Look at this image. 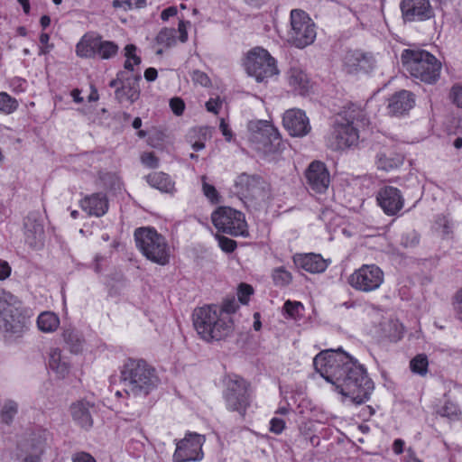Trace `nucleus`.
<instances>
[{
  "mask_svg": "<svg viewBox=\"0 0 462 462\" xmlns=\"http://www.w3.org/2000/svg\"><path fill=\"white\" fill-rule=\"evenodd\" d=\"M400 8L405 22L425 21L434 15L429 0H402Z\"/></svg>",
  "mask_w": 462,
  "mask_h": 462,
  "instance_id": "obj_17",
  "label": "nucleus"
},
{
  "mask_svg": "<svg viewBox=\"0 0 462 462\" xmlns=\"http://www.w3.org/2000/svg\"><path fill=\"white\" fill-rule=\"evenodd\" d=\"M225 400L228 410L244 416L249 405L247 384L241 378L229 379L226 383Z\"/></svg>",
  "mask_w": 462,
  "mask_h": 462,
  "instance_id": "obj_15",
  "label": "nucleus"
},
{
  "mask_svg": "<svg viewBox=\"0 0 462 462\" xmlns=\"http://www.w3.org/2000/svg\"><path fill=\"white\" fill-rule=\"evenodd\" d=\"M206 180H207L206 176H203L202 177V189H203L204 195L211 201L217 200V189H215L214 186H212L211 184H208L206 181Z\"/></svg>",
  "mask_w": 462,
  "mask_h": 462,
  "instance_id": "obj_44",
  "label": "nucleus"
},
{
  "mask_svg": "<svg viewBox=\"0 0 462 462\" xmlns=\"http://www.w3.org/2000/svg\"><path fill=\"white\" fill-rule=\"evenodd\" d=\"M282 123L285 129L292 136H304L310 131L309 118L300 109H289L282 117Z\"/></svg>",
  "mask_w": 462,
  "mask_h": 462,
  "instance_id": "obj_18",
  "label": "nucleus"
},
{
  "mask_svg": "<svg viewBox=\"0 0 462 462\" xmlns=\"http://www.w3.org/2000/svg\"><path fill=\"white\" fill-rule=\"evenodd\" d=\"M383 279V272L378 266L365 264L349 276L348 283L357 291L369 292L377 290Z\"/></svg>",
  "mask_w": 462,
  "mask_h": 462,
  "instance_id": "obj_14",
  "label": "nucleus"
},
{
  "mask_svg": "<svg viewBox=\"0 0 462 462\" xmlns=\"http://www.w3.org/2000/svg\"><path fill=\"white\" fill-rule=\"evenodd\" d=\"M126 60L125 62V70L119 71V79L121 87L116 89V98L119 102L127 101L133 104L139 98L140 89L138 82L141 79L139 74L134 73L133 66L139 65L141 59L135 54L136 47L128 44L125 48Z\"/></svg>",
  "mask_w": 462,
  "mask_h": 462,
  "instance_id": "obj_8",
  "label": "nucleus"
},
{
  "mask_svg": "<svg viewBox=\"0 0 462 462\" xmlns=\"http://www.w3.org/2000/svg\"><path fill=\"white\" fill-rule=\"evenodd\" d=\"M365 116L360 107L351 106L346 108L337 116L327 137V146L333 151L356 146L359 140L358 124H365Z\"/></svg>",
  "mask_w": 462,
  "mask_h": 462,
  "instance_id": "obj_2",
  "label": "nucleus"
},
{
  "mask_svg": "<svg viewBox=\"0 0 462 462\" xmlns=\"http://www.w3.org/2000/svg\"><path fill=\"white\" fill-rule=\"evenodd\" d=\"M219 127H220V130H221L223 135L226 137V139L227 141H230L232 138V133L228 128V125L225 122L224 119H221Z\"/></svg>",
  "mask_w": 462,
  "mask_h": 462,
  "instance_id": "obj_58",
  "label": "nucleus"
},
{
  "mask_svg": "<svg viewBox=\"0 0 462 462\" xmlns=\"http://www.w3.org/2000/svg\"><path fill=\"white\" fill-rule=\"evenodd\" d=\"M344 67L349 73L358 71L368 72L374 66V59L371 54L361 51H348L344 57Z\"/></svg>",
  "mask_w": 462,
  "mask_h": 462,
  "instance_id": "obj_21",
  "label": "nucleus"
},
{
  "mask_svg": "<svg viewBox=\"0 0 462 462\" xmlns=\"http://www.w3.org/2000/svg\"><path fill=\"white\" fill-rule=\"evenodd\" d=\"M192 80L195 84L201 85L203 87H207L210 83V79L208 75L202 71L195 70L192 73Z\"/></svg>",
  "mask_w": 462,
  "mask_h": 462,
  "instance_id": "obj_49",
  "label": "nucleus"
},
{
  "mask_svg": "<svg viewBox=\"0 0 462 462\" xmlns=\"http://www.w3.org/2000/svg\"><path fill=\"white\" fill-rule=\"evenodd\" d=\"M449 97L453 104L462 108V83L456 84L451 88Z\"/></svg>",
  "mask_w": 462,
  "mask_h": 462,
  "instance_id": "obj_42",
  "label": "nucleus"
},
{
  "mask_svg": "<svg viewBox=\"0 0 462 462\" xmlns=\"http://www.w3.org/2000/svg\"><path fill=\"white\" fill-rule=\"evenodd\" d=\"M218 244L221 249L226 253L233 252L236 247V241L226 236H218Z\"/></svg>",
  "mask_w": 462,
  "mask_h": 462,
  "instance_id": "obj_48",
  "label": "nucleus"
},
{
  "mask_svg": "<svg viewBox=\"0 0 462 462\" xmlns=\"http://www.w3.org/2000/svg\"><path fill=\"white\" fill-rule=\"evenodd\" d=\"M216 228L231 236H246L247 225L244 215L236 209L219 208L211 216Z\"/></svg>",
  "mask_w": 462,
  "mask_h": 462,
  "instance_id": "obj_12",
  "label": "nucleus"
},
{
  "mask_svg": "<svg viewBox=\"0 0 462 462\" xmlns=\"http://www.w3.org/2000/svg\"><path fill=\"white\" fill-rule=\"evenodd\" d=\"M439 414L442 417L454 420L458 418L459 411L456 404L452 402H446L439 410Z\"/></svg>",
  "mask_w": 462,
  "mask_h": 462,
  "instance_id": "obj_41",
  "label": "nucleus"
},
{
  "mask_svg": "<svg viewBox=\"0 0 462 462\" xmlns=\"http://www.w3.org/2000/svg\"><path fill=\"white\" fill-rule=\"evenodd\" d=\"M11 273V267L7 262L0 261V281L5 280Z\"/></svg>",
  "mask_w": 462,
  "mask_h": 462,
  "instance_id": "obj_54",
  "label": "nucleus"
},
{
  "mask_svg": "<svg viewBox=\"0 0 462 462\" xmlns=\"http://www.w3.org/2000/svg\"><path fill=\"white\" fill-rule=\"evenodd\" d=\"M403 446H404L403 440H402L400 439H395L393 442V445L394 453L398 454V455L402 454L403 452Z\"/></svg>",
  "mask_w": 462,
  "mask_h": 462,
  "instance_id": "obj_60",
  "label": "nucleus"
},
{
  "mask_svg": "<svg viewBox=\"0 0 462 462\" xmlns=\"http://www.w3.org/2000/svg\"><path fill=\"white\" fill-rule=\"evenodd\" d=\"M303 306L299 301L287 300L284 303V310L288 315L291 318H296L300 314V310H302Z\"/></svg>",
  "mask_w": 462,
  "mask_h": 462,
  "instance_id": "obj_43",
  "label": "nucleus"
},
{
  "mask_svg": "<svg viewBox=\"0 0 462 462\" xmlns=\"http://www.w3.org/2000/svg\"><path fill=\"white\" fill-rule=\"evenodd\" d=\"M413 104L412 94L407 90H401L389 99L388 108L393 115H402L409 111Z\"/></svg>",
  "mask_w": 462,
  "mask_h": 462,
  "instance_id": "obj_23",
  "label": "nucleus"
},
{
  "mask_svg": "<svg viewBox=\"0 0 462 462\" xmlns=\"http://www.w3.org/2000/svg\"><path fill=\"white\" fill-rule=\"evenodd\" d=\"M25 240L32 247H39L43 239V227L36 222H26L25 223Z\"/></svg>",
  "mask_w": 462,
  "mask_h": 462,
  "instance_id": "obj_30",
  "label": "nucleus"
},
{
  "mask_svg": "<svg viewBox=\"0 0 462 462\" xmlns=\"http://www.w3.org/2000/svg\"><path fill=\"white\" fill-rule=\"evenodd\" d=\"M93 407L89 402H78L70 407L73 420L82 428L88 429L92 426L93 420L90 409Z\"/></svg>",
  "mask_w": 462,
  "mask_h": 462,
  "instance_id": "obj_25",
  "label": "nucleus"
},
{
  "mask_svg": "<svg viewBox=\"0 0 462 462\" xmlns=\"http://www.w3.org/2000/svg\"><path fill=\"white\" fill-rule=\"evenodd\" d=\"M428 365V358L423 354L417 355L410 363L411 371L420 375H425L427 374Z\"/></svg>",
  "mask_w": 462,
  "mask_h": 462,
  "instance_id": "obj_36",
  "label": "nucleus"
},
{
  "mask_svg": "<svg viewBox=\"0 0 462 462\" xmlns=\"http://www.w3.org/2000/svg\"><path fill=\"white\" fill-rule=\"evenodd\" d=\"M193 326L198 335L205 341H218L226 338L234 331L231 317L221 315L217 306H204L193 312Z\"/></svg>",
  "mask_w": 462,
  "mask_h": 462,
  "instance_id": "obj_3",
  "label": "nucleus"
},
{
  "mask_svg": "<svg viewBox=\"0 0 462 462\" xmlns=\"http://www.w3.org/2000/svg\"><path fill=\"white\" fill-rule=\"evenodd\" d=\"M37 325L39 329L42 332H53L60 326V319L55 313L45 311L39 315Z\"/></svg>",
  "mask_w": 462,
  "mask_h": 462,
  "instance_id": "obj_32",
  "label": "nucleus"
},
{
  "mask_svg": "<svg viewBox=\"0 0 462 462\" xmlns=\"http://www.w3.org/2000/svg\"><path fill=\"white\" fill-rule=\"evenodd\" d=\"M236 308L237 304L236 300L233 299L224 301L223 305L221 307H218V310L221 315H226L230 317L229 315L234 313L236 310Z\"/></svg>",
  "mask_w": 462,
  "mask_h": 462,
  "instance_id": "obj_47",
  "label": "nucleus"
},
{
  "mask_svg": "<svg viewBox=\"0 0 462 462\" xmlns=\"http://www.w3.org/2000/svg\"><path fill=\"white\" fill-rule=\"evenodd\" d=\"M121 379L128 395L146 396L158 384L156 372L144 360H128L123 366Z\"/></svg>",
  "mask_w": 462,
  "mask_h": 462,
  "instance_id": "obj_4",
  "label": "nucleus"
},
{
  "mask_svg": "<svg viewBox=\"0 0 462 462\" xmlns=\"http://www.w3.org/2000/svg\"><path fill=\"white\" fill-rule=\"evenodd\" d=\"M316 27L311 18L302 10L291 12V30L288 40L297 48H304L314 42Z\"/></svg>",
  "mask_w": 462,
  "mask_h": 462,
  "instance_id": "obj_11",
  "label": "nucleus"
},
{
  "mask_svg": "<svg viewBox=\"0 0 462 462\" xmlns=\"http://www.w3.org/2000/svg\"><path fill=\"white\" fill-rule=\"evenodd\" d=\"M402 62L411 77L423 82L433 83L439 77L441 63L424 50H405Z\"/></svg>",
  "mask_w": 462,
  "mask_h": 462,
  "instance_id": "obj_5",
  "label": "nucleus"
},
{
  "mask_svg": "<svg viewBox=\"0 0 462 462\" xmlns=\"http://www.w3.org/2000/svg\"><path fill=\"white\" fill-rule=\"evenodd\" d=\"M118 46L113 42L101 41V37H98L97 54L102 59H110L117 53Z\"/></svg>",
  "mask_w": 462,
  "mask_h": 462,
  "instance_id": "obj_34",
  "label": "nucleus"
},
{
  "mask_svg": "<svg viewBox=\"0 0 462 462\" xmlns=\"http://www.w3.org/2000/svg\"><path fill=\"white\" fill-rule=\"evenodd\" d=\"M18 411L17 403L14 401H6L1 410L0 418L2 422L10 424Z\"/></svg>",
  "mask_w": 462,
  "mask_h": 462,
  "instance_id": "obj_35",
  "label": "nucleus"
},
{
  "mask_svg": "<svg viewBox=\"0 0 462 462\" xmlns=\"http://www.w3.org/2000/svg\"><path fill=\"white\" fill-rule=\"evenodd\" d=\"M21 301L13 294L0 291V329L14 332L21 324Z\"/></svg>",
  "mask_w": 462,
  "mask_h": 462,
  "instance_id": "obj_13",
  "label": "nucleus"
},
{
  "mask_svg": "<svg viewBox=\"0 0 462 462\" xmlns=\"http://www.w3.org/2000/svg\"><path fill=\"white\" fill-rule=\"evenodd\" d=\"M137 247L150 261L166 265L170 261V247L165 238L155 229L139 227L134 232Z\"/></svg>",
  "mask_w": 462,
  "mask_h": 462,
  "instance_id": "obj_7",
  "label": "nucleus"
},
{
  "mask_svg": "<svg viewBox=\"0 0 462 462\" xmlns=\"http://www.w3.org/2000/svg\"><path fill=\"white\" fill-rule=\"evenodd\" d=\"M147 182L162 192L171 193L175 186L168 174L162 171H155L146 177Z\"/></svg>",
  "mask_w": 462,
  "mask_h": 462,
  "instance_id": "obj_27",
  "label": "nucleus"
},
{
  "mask_svg": "<svg viewBox=\"0 0 462 462\" xmlns=\"http://www.w3.org/2000/svg\"><path fill=\"white\" fill-rule=\"evenodd\" d=\"M313 365L318 373L334 384L344 396L355 403L361 404L368 400L373 389V382L365 374V368L348 355L328 349L318 354Z\"/></svg>",
  "mask_w": 462,
  "mask_h": 462,
  "instance_id": "obj_1",
  "label": "nucleus"
},
{
  "mask_svg": "<svg viewBox=\"0 0 462 462\" xmlns=\"http://www.w3.org/2000/svg\"><path fill=\"white\" fill-rule=\"evenodd\" d=\"M456 308L462 315V289L456 295Z\"/></svg>",
  "mask_w": 462,
  "mask_h": 462,
  "instance_id": "obj_62",
  "label": "nucleus"
},
{
  "mask_svg": "<svg viewBox=\"0 0 462 462\" xmlns=\"http://www.w3.org/2000/svg\"><path fill=\"white\" fill-rule=\"evenodd\" d=\"M253 291H254L252 286L245 283H241L238 287L237 292L240 302L243 304H246L248 302V298L253 293Z\"/></svg>",
  "mask_w": 462,
  "mask_h": 462,
  "instance_id": "obj_45",
  "label": "nucleus"
},
{
  "mask_svg": "<svg viewBox=\"0 0 462 462\" xmlns=\"http://www.w3.org/2000/svg\"><path fill=\"white\" fill-rule=\"evenodd\" d=\"M407 453H408L407 462H422L420 459H418L417 457H415L414 451L411 448H409L407 449Z\"/></svg>",
  "mask_w": 462,
  "mask_h": 462,
  "instance_id": "obj_63",
  "label": "nucleus"
},
{
  "mask_svg": "<svg viewBox=\"0 0 462 462\" xmlns=\"http://www.w3.org/2000/svg\"><path fill=\"white\" fill-rule=\"evenodd\" d=\"M113 6L115 8H124V9H130L132 7V5L129 1H119V0H114L113 1Z\"/></svg>",
  "mask_w": 462,
  "mask_h": 462,
  "instance_id": "obj_61",
  "label": "nucleus"
},
{
  "mask_svg": "<svg viewBox=\"0 0 462 462\" xmlns=\"http://www.w3.org/2000/svg\"><path fill=\"white\" fill-rule=\"evenodd\" d=\"M49 365L60 377H65L69 372V364L62 356L60 348H51L50 351Z\"/></svg>",
  "mask_w": 462,
  "mask_h": 462,
  "instance_id": "obj_26",
  "label": "nucleus"
},
{
  "mask_svg": "<svg viewBox=\"0 0 462 462\" xmlns=\"http://www.w3.org/2000/svg\"><path fill=\"white\" fill-rule=\"evenodd\" d=\"M244 65L247 74L258 82L278 74L275 60L261 47H255L247 52Z\"/></svg>",
  "mask_w": 462,
  "mask_h": 462,
  "instance_id": "obj_10",
  "label": "nucleus"
},
{
  "mask_svg": "<svg viewBox=\"0 0 462 462\" xmlns=\"http://www.w3.org/2000/svg\"><path fill=\"white\" fill-rule=\"evenodd\" d=\"M188 23H185L183 21H180L179 23V27H178V31L180 32V41L181 42H185L187 40H188V32H187V25Z\"/></svg>",
  "mask_w": 462,
  "mask_h": 462,
  "instance_id": "obj_55",
  "label": "nucleus"
},
{
  "mask_svg": "<svg viewBox=\"0 0 462 462\" xmlns=\"http://www.w3.org/2000/svg\"><path fill=\"white\" fill-rule=\"evenodd\" d=\"M285 427V422L283 420L279 418H273L271 420L270 430L275 434H280Z\"/></svg>",
  "mask_w": 462,
  "mask_h": 462,
  "instance_id": "obj_52",
  "label": "nucleus"
},
{
  "mask_svg": "<svg viewBox=\"0 0 462 462\" xmlns=\"http://www.w3.org/2000/svg\"><path fill=\"white\" fill-rule=\"evenodd\" d=\"M144 78L147 81H153L157 78V70L153 68H149L144 71Z\"/></svg>",
  "mask_w": 462,
  "mask_h": 462,
  "instance_id": "obj_59",
  "label": "nucleus"
},
{
  "mask_svg": "<svg viewBox=\"0 0 462 462\" xmlns=\"http://www.w3.org/2000/svg\"><path fill=\"white\" fill-rule=\"evenodd\" d=\"M236 192L246 207L257 209L270 197V185L261 177L241 173L235 180Z\"/></svg>",
  "mask_w": 462,
  "mask_h": 462,
  "instance_id": "obj_9",
  "label": "nucleus"
},
{
  "mask_svg": "<svg viewBox=\"0 0 462 462\" xmlns=\"http://www.w3.org/2000/svg\"><path fill=\"white\" fill-rule=\"evenodd\" d=\"M289 84L300 95H304L310 88V81L307 75L299 68H291L289 71Z\"/></svg>",
  "mask_w": 462,
  "mask_h": 462,
  "instance_id": "obj_29",
  "label": "nucleus"
},
{
  "mask_svg": "<svg viewBox=\"0 0 462 462\" xmlns=\"http://www.w3.org/2000/svg\"><path fill=\"white\" fill-rule=\"evenodd\" d=\"M402 162V159L401 157L396 158H388L385 154H379L378 155V168L388 171L392 168L397 167L400 165Z\"/></svg>",
  "mask_w": 462,
  "mask_h": 462,
  "instance_id": "obj_40",
  "label": "nucleus"
},
{
  "mask_svg": "<svg viewBox=\"0 0 462 462\" xmlns=\"http://www.w3.org/2000/svg\"><path fill=\"white\" fill-rule=\"evenodd\" d=\"M98 37L92 34L84 35L76 46V53L81 58H91L97 54Z\"/></svg>",
  "mask_w": 462,
  "mask_h": 462,
  "instance_id": "obj_28",
  "label": "nucleus"
},
{
  "mask_svg": "<svg viewBox=\"0 0 462 462\" xmlns=\"http://www.w3.org/2000/svg\"><path fill=\"white\" fill-rule=\"evenodd\" d=\"M419 242L418 236L414 231H410L402 236V245L405 247L413 246Z\"/></svg>",
  "mask_w": 462,
  "mask_h": 462,
  "instance_id": "obj_51",
  "label": "nucleus"
},
{
  "mask_svg": "<svg viewBox=\"0 0 462 462\" xmlns=\"http://www.w3.org/2000/svg\"><path fill=\"white\" fill-rule=\"evenodd\" d=\"M43 453V446L41 441L31 444V448L23 458L22 462H42L41 456Z\"/></svg>",
  "mask_w": 462,
  "mask_h": 462,
  "instance_id": "obj_38",
  "label": "nucleus"
},
{
  "mask_svg": "<svg viewBox=\"0 0 462 462\" xmlns=\"http://www.w3.org/2000/svg\"><path fill=\"white\" fill-rule=\"evenodd\" d=\"M17 101L5 92L0 93V112L11 114L17 108Z\"/></svg>",
  "mask_w": 462,
  "mask_h": 462,
  "instance_id": "obj_39",
  "label": "nucleus"
},
{
  "mask_svg": "<svg viewBox=\"0 0 462 462\" xmlns=\"http://www.w3.org/2000/svg\"><path fill=\"white\" fill-rule=\"evenodd\" d=\"M177 14V8L175 6H170L164 9L161 14V18L163 21H167L170 17Z\"/></svg>",
  "mask_w": 462,
  "mask_h": 462,
  "instance_id": "obj_56",
  "label": "nucleus"
},
{
  "mask_svg": "<svg viewBox=\"0 0 462 462\" xmlns=\"http://www.w3.org/2000/svg\"><path fill=\"white\" fill-rule=\"evenodd\" d=\"M73 462H96V460L89 454L82 452L76 455Z\"/></svg>",
  "mask_w": 462,
  "mask_h": 462,
  "instance_id": "obj_57",
  "label": "nucleus"
},
{
  "mask_svg": "<svg viewBox=\"0 0 462 462\" xmlns=\"http://www.w3.org/2000/svg\"><path fill=\"white\" fill-rule=\"evenodd\" d=\"M295 265L311 273H322L328 264L319 254H305L293 256Z\"/></svg>",
  "mask_w": 462,
  "mask_h": 462,
  "instance_id": "obj_22",
  "label": "nucleus"
},
{
  "mask_svg": "<svg viewBox=\"0 0 462 462\" xmlns=\"http://www.w3.org/2000/svg\"><path fill=\"white\" fill-rule=\"evenodd\" d=\"M62 338L71 353L79 354L83 350L84 339L76 329L71 328L64 329Z\"/></svg>",
  "mask_w": 462,
  "mask_h": 462,
  "instance_id": "obj_31",
  "label": "nucleus"
},
{
  "mask_svg": "<svg viewBox=\"0 0 462 462\" xmlns=\"http://www.w3.org/2000/svg\"><path fill=\"white\" fill-rule=\"evenodd\" d=\"M377 201L388 216L397 214L403 207L404 199L401 191L394 187L386 186L377 194Z\"/></svg>",
  "mask_w": 462,
  "mask_h": 462,
  "instance_id": "obj_19",
  "label": "nucleus"
},
{
  "mask_svg": "<svg viewBox=\"0 0 462 462\" xmlns=\"http://www.w3.org/2000/svg\"><path fill=\"white\" fill-rule=\"evenodd\" d=\"M170 106L175 115L180 116L184 111L185 104L181 98L173 97L170 100Z\"/></svg>",
  "mask_w": 462,
  "mask_h": 462,
  "instance_id": "obj_50",
  "label": "nucleus"
},
{
  "mask_svg": "<svg viewBox=\"0 0 462 462\" xmlns=\"http://www.w3.org/2000/svg\"><path fill=\"white\" fill-rule=\"evenodd\" d=\"M71 96L76 103H80L83 101V98L80 96V91L79 89H73Z\"/></svg>",
  "mask_w": 462,
  "mask_h": 462,
  "instance_id": "obj_64",
  "label": "nucleus"
},
{
  "mask_svg": "<svg viewBox=\"0 0 462 462\" xmlns=\"http://www.w3.org/2000/svg\"><path fill=\"white\" fill-rule=\"evenodd\" d=\"M205 438L196 433L188 434L177 444L174 453L175 462H188L200 460L203 457L202 445Z\"/></svg>",
  "mask_w": 462,
  "mask_h": 462,
  "instance_id": "obj_16",
  "label": "nucleus"
},
{
  "mask_svg": "<svg viewBox=\"0 0 462 462\" xmlns=\"http://www.w3.org/2000/svg\"><path fill=\"white\" fill-rule=\"evenodd\" d=\"M306 179L310 189L318 193L325 192L330 183V176L325 164L313 162L306 171Z\"/></svg>",
  "mask_w": 462,
  "mask_h": 462,
  "instance_id": "obj_20",
  "label": "nucleus"
},
{
  "mask_svg": "<svg viewBox=\"0 0 462 462\" xmlns=\"http://www.w3.org/2000/svg\"><path fill=\"white\" fill-rule=\"evenodd\" d=\"M248 141L253 149L264 156L274 154L282 148L278 129L267 120H252L247 125Z\"/></svg>",
  "mask_w": 462,
  "mask_h": 462,
  "instance_id": "obj_6",
  "label": "nucleus"
},
{
  "mask_svg": "<svg viewBox=\"0 0 462 462\" xmlns=\"http://www.w3.org/2000/svg\"><path fill=\"white\" fill-rule=\"evenodd\" d=\"M156 42L165 48H171L177 42L176 31L173 28H162L156 36Z\"/></svg>",
  "mask_w": 462,
  "mask_h": 462,
  "instance_id": "obj_33",
  "label": "nucleus"
},
{
  "mask_svg": "<svg viewBox=\"0 0 462 462\" xmlns=\"http://www.w3.org/2000/svg\"><path fill=\"white\" fill-rule=\"evenodd\" d=\"M273 279L277 286H286L291 283L292 275L283 267H278L273 272Z\"/></svg>",
  "mask_w": 462,
  "mask_h": 462,
  "instance_id": "obj_37",
  "label": "nucleus"
},
{
  "mask_svg": "<svg viewBox=\"0 0 462 462\" xmlns=\"http://www.w3.org/2000/svg\"><path fill=\"white\" fill-rule=\"evenodd\" d=\"M81 208L88 215L101 217L107 211L108 202L104 194L97 193L81 200Z\"/></svg>",
  "mask_w": 462,
  "mask_h": 462,
  "instance_id": "obj_24",
  "label": "nucleus"
},
{
  "mask_svg": "<svg viewBox=\"0 0 462 462\" xmlns=\"http://www.w3.org/2000/svg\"><path fill=\"white\" fill-rule=\"evenodd\" d=\"M222 106V102L219 98H210L206 103V107L208 112L217 114L219 111V108Z\"/></svg>",
  "mask_w": 462,
  "mask_h": 462,
  "instance_id": "obj_53",
  "label": "nucleus"
},
{
  "mask_svg": "<svg viewBox=\"0 0 462 462\" xmlns=\"http://www.w3.org/2000/svg\"><path fill=\"white\" fill-rule=\"evenodd\" d=\"M141 162L143 164L152 169L157 168L159 165V159L153 152H143L141 155Z\"/></svg>",
  "mask_w": 462,
  "mask_h": 462,
  "instance_id": "obj_46",
  "label": "nucleus"
}]
</instances>
